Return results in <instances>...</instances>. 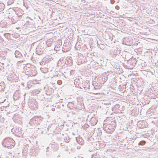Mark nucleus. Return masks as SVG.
<instances>
[{
    "mask_svg": "<svg viewBox=\"0 0 158 158\" xmlns=\"http://www.w3.org/2000/svg\"><path fill=\"white\" fill-rule=\"evenodd\" d=\"M3 65L2 63L0 62V70L3 71L4 70V68L2 66Z\"/></svg>",
    "mask_w": 158,
    "mask_h": 158,
    "instance_id": "ddd939ff",
    "label": "nucleus"
},
{
    "mask_svg": "<svg viewBox=\"0 0 158 158\" xmlns=\"http://www.w3.org/2000/svg\"><path fill=\"white\" fill-rule=\"evenodd\" d=\"M80 139L79 138H76V140L77 141V142H78H78V139Z\"/></svg>",
    "mask_w": 158,
    "mask_h": 158,
    "instance_id": "6ab92c4d",
    "label": "nucleus"
},
{
    "mask_svg": "<svg viewBox=\"0 0 158 158\" xmlns=\"http://www.w3.org/2000/svg\"><path fill=\"white\" fill-rule=\"evenodd\" d=\"M135 66V64H133V65H132L133 67H134Z\"/></svg>",
    "mask_w": 158,
    "mask_h": 158,
    "instance_id": "4be33fe9",
    "label": "nucleus"
},
{
    "mask_svg": "<svg viewBox=\"0 0 158 158\" xmlns=\"http://www.w3.org/2000/svg\"><path fill=\"white\" fill-rule=\"evenodd\" d=\"M135 60L134 59H133L131 60V63L132 64L134 63L135 61Z\"/></svg>",
    "mask_w": 158,
    "mask_h": 158,
    "instance_id": "2eb2a0df",
    "label": "nucleus"
},
{
    "mask_svg": "<svg viewBox=\"0 0 158 158\" xmlns=\"http://www.w3.org/2000/svg\"><path fill=\"white\" fill-rule=\"evenodd\" d=\"M6 100V99H4L2 100H0V103L3 102Z\"/></svg>",
    "mask_w": 158,
    "mask_h": 158,
    "instance_id": "dca6fc26",
    "label": "nucleus"
},
{
    "mask_svg": "<svg viewBox=\"0 0 158 158\" xmlns=\"http://www.w3.org/2000/svg\"><path fill=\"white\" fill-rule=\"evenodd\" d=\"M145 141H141L140 142H139V144L141 145H143L145 143Z\"/></svg>",
    "mask_w": 158,
    "mask_h": 158,
    "instance_id": "4468645a",
    "label": "nucleus"
},
{
    "mask_svg": "<svg viewBox=\"0 0 158 158\" xmlns=\"http://www.w3.org/2000/svg\"><path fill=\"white\" fill-rule=\"evenodd\" d=\"M103 126V127H105L106 130L108 129L110 130V132H112L114 130V127L110 124H104Z\"/></svg>",
    "mask_w": 158,
    "mask_h": 158,
    "instance_id": "f03ea898",
    "label": "nucleus"
},
{
    "mask_svg": "<svg viewBox=\"0 0 158 158\" xmlns=\"http://www.w3.org/2000/svg\"><path fill=\"white\" fill-rule=\"evenodd\" d=\"M91 123L92 125H96L98 122L97 119L94 117H92L91 118Z\"/></svg>",
    "mask_w": 158,
    "mask_h": 158,
    "instance_id": "20e7f679",
    "label": "nucleus"
},
{
    "mask_svg": "<svg viewBox=\"0 0 158 158\" xmlns=\"http://www.w3.org/2000/svg\"><path fill=\"white\" fill-rule=\"evenodd\" d=\"M40 69L41 71L44 73H47L48 71V69L45 67H41L40 68Z\"/></svg>",
    "mask_w": 158,
    "mask_h": 158,
    "instance_id": "0eeeda50",
    "label": "nucleus"
},
{
    "mask_svg": "<svg viewBox=\"0 0 158 158\" xmlns=\"http://www.w3.org/2000/svg\"><path fill=\"white\" fill-rule=\"evenodd\" d=\"M38 47L36 48V50H37V49H38Z\"/></svg>",
    "mask_w": 158,
    "mask_h": 158,
    "instance_id": "5701e85b",
    "label": "nucleus"
},
{
    "mask_svg": "<svg viewBox=\"0 0 158 158\" xmlns=\"http://www.w3.org/2000/svg\"><path fill=\"white\" fill-rule=\"evenodd\" d=\"M54 109H54V108H52V110H54Z\"/></svg>",
    "mask_w": 158,
    "mask_h": 158,
    "instance_id": "412c9836",
    "label": "nucleus"
},
{
    "mask_svg": "<svg viewBox=\"0 0 158 158\" xmlns=\"http://www.w3.org/2000/svg\"><path fill=\"white\" fill-rule=\"evenodd\" d=\"M5 37L7 39H9L10 37V34L7 33H5L4 34Z\"/></svg>",
    "mask_w": 158,
    "mask_h": 158,
    "instance_id": "9b49d317",
    "label": "nucleus"
},
{
    "mask_svg": "<svg viewBox=\"0 0 158 158\" xmlns=\"http://www.w3.org/2000/svg\"><path fill=\"white\" fill-rule=\"evenodd\" d=\"M69 60L70 61L71 63V64H72V62H71V60L70 59H69Z\"/></svg>",
    "mask_w": 158,
    "mask_h": 158,
    "instance_id": "aec40b11",
    "label": "nucleus"
},
{
    "mask_svg": "<svg viewBox=\"0 0 158 158\" xmlns=\"http://www.w3.org/2000/svg\"><path fill=\"white\" fill-rule=\"evenodd\" d=\"M11 21L12 24L15 23L17 21V19L13 17L11 18Z\"/></svg>",
    "mask_w": 158,
    "mask_h": 158,
    "instance_id": "9d476101",
    "label": "nucleus"
},
{
    "mask_svg": "<svg viewBox=\"0 0 158 158\" xmlns=\"http://www.w3.org/2000/svg\"><path fill=\"white\" fill-rule=\"evenodd\" d=\"M36 71L35 69L31 70L28 75L31 76H35L37 74Z\"/></svg>",
    "mask_w": 158,
    "mask_h": 158,
    "instance_id": "7ed1b4c3",
    "label": "nucleus"
},
{
    "mask_svg": "<svg viewBox=\"0 0 158 158\" xmlns=\"http://www.w3.org/2000/svg\"><path fill=\"white\" fill-rule=\"evenodd\" d=\"M82 63V62L81 61H80V62H79V61H78V63H77V64H81Z\"/></svg>",
    "mask_w": 158,
    "mask_h": 158,
    "instance_id": "f3484780",
    "label": "nucleus"
},
{
    "mask_svg": "<svg viewBox=\"0 0 158 158\" xmlns=\"http://www.w3.org/2000/svg\"><path fill=\"white\" fill-rule=\"evenodd\" d=\"M0 40L1 41H4L3 39L1 37V39H0Z\"/></svg>",
    "mask_w": 158,
    "mask_h": 158,
    "instance_id": "a211bd4d",
    "label": "nucleus"
},
{
    "mask_svg": "<svg viewBox=\"0 0 158 158\" xmlns=\"http://www.w3.org/2000/svg\"><path fill=\"white\" fill-rule=\"evenodd\" d=\"M14 3L13 0H9L7 2V4L8 5H10Z\"/></svg>",
    "mask_w": 158,
    "mask_h": 158,
    "instance_id": "f8f14e48",
    "label": "nucleus"
},
{
    "mask_svg": "<svg viewBox=\"0 0 158 158\" xmlns=\"http://www.w3.org/2000/svg\"><path fill=\"white\" fill-rule=\"evenodd\" d=\"M83 87L85 89H89V84L88 81H86L84 82Z\"/></svg>",
    "mask_w": 158,
    "mask_h": 158,
    "instance_id": "39448f33",
    "label": "nucleus"
},
{
    "mask_svg": "<svg viewBox=\"0 0 158 158\" xmlns=\"http://www.w3.org/2000/svg\"><path fill=\"white\" fill-rule=\"evenodd\" d=\"M68 106L70 108H71L73 107L74 106V104L73 103V102H69L68 103Z\"/></svg>",
    "mask_w": 158,
    "mask_h": 158,
    "instance_id": "6e6552de",
    "label": "nucleus"
},
{
    "mask_svg": "<svg viewBox=\"0 0 158 158\" xmlns=\"http://www.w3.org/2000/svg\"><path fill=\"white\" fill-rule=\"evenodd\" d=\"M4 5L2 3H0V12L2 11L4 9Z\"/></svg>",
    "mask_w": 158,
    "mask_h": 158,
    "instance_id": "1a4fd4ad",
    "label": "nucleus"
},
{
    "mask_svg": "<svg viewBox=\"0 0 158 158\" xmlns=\"http://www.w3.org/2000/svg\"><path fill=\"white\" fill-rule=\"evenodd\" d=\"M15 55L16 58H20L22 56L21 53L18 51H15Z\"/></svg>",
    "mask_w": 158,
    "mask_h": 158,
    "instance_id": "423d86ee",
    "label": "nucleus"
},
{
    "mask_svg": "<svg viewBox=\"0 0 158 158\" xmlns=\"http://www.w3.org/2000/svg\"><path fill=\"white\" fill-rule=\"evenodd\" d=\"M3 143L6 147L12 148L15 145V142L12 139H5L3 141Z\"/></svg>",
    "mask_w": 158,
    "mask_h": 158,
    "instance_id": "f257e3e1",
    "label": "nucleus"
},
{
    "mask_svg": "<svg viewBox=\"0 0 158 158\" xmlns=\"http://www.w3.org/2000/svg\"><path fill=\"white\" fill-rule=\"evenodd\" d=\"M79 148V147H78V148H77V149H78L79 148Z\"/></svg>",
    "mask_w": 158,
    "mask_h": 158,
    "instance_id": "b1692460",
    "label": "nucleus"
},
{
    "mask_svg": "<svg viewBox=\"0 0 158 158\" xmlns=\"http://www.w3.org/2000/svg\"><path fill=\"white\" fill-rule=\"evenodd\" d=\"M79 148V147H78V148H77V149H78L79 148Z\"/></svg>",
    "mask_w": 158,
    "mask_h": 158,
    "instance_id": "393cba45",
    "label": "nucleus"
}]
</instances>
